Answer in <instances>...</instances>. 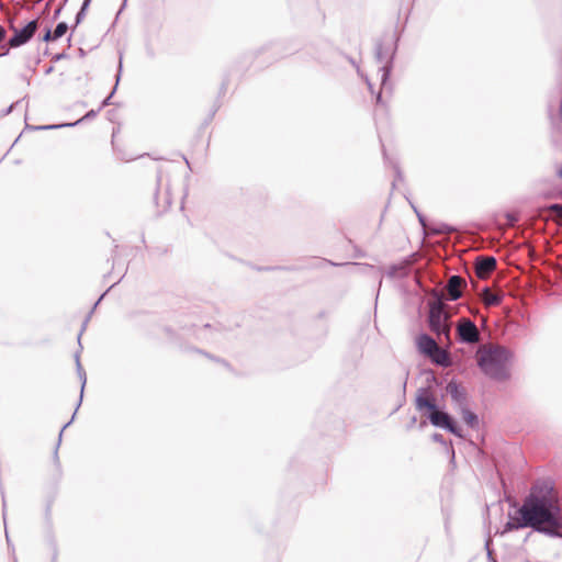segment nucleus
Listing matches in <instances>:
<instances>
[{
  "label": "nucleus",
  "instance_id": "1",
  "mask_svg": "<svg viewBox=\"0 0 562 562\" xmlns=\"http://www.w3.org/2000/svg\"><path fill=\"white\" fill-rule=\"evenodd\" d=\"M520 520L509 521L506 530L531 527L538 531H546L543 526L558 527V507L546 497L529 496L519 509Z\"/></svg>",
  "mask_w": 562,
  "mask_h": 562
},
{
  "label": "nucleus",
  "instance_id": "2",
  "mask_svg": "<svg viewBox=\"0 0 562 562\" xmlns=\"http://www.w3.org/2000/svg\"><path fill=\"white\" fill-rule=\"evenodd\" d=\"M509 351L499 346H482L476 352L480 369L491 379L505 381L509 378L507 362Z\"/></svg>",
  "mask_w": 562,
  "mask_h": 562
},
{
  "label": "nucleus",
  "instance_id": "3",
  "mask_svg": "<svg viewBox=\"0 0 562 562\" xmlns=\"http://www.w3.org/2000/svg\"><path fill=\"white\" fill-rule=\"evenodd\" d=\"M416 408L420 412L427 409L428 419L436 427H441L458 437H462L460 429L454 425L451 417L445 413L437 409L436 400L431 395L428 389H419L416 396Z\"/></svg>",
  "mask_w": 562,
  "mask_h": 562
},
{
  "label": "nucleus",
  "instance_id": "4",
  "mask_svg": "<svg viewBox=\"0 0 562 562\" xmlns=\"http://www.w3.org/2000/svg\"><path fill=\"white\" fill-rule=\"evenodd\" d=\"M428 321L430 330L436 334L439 344L450 345L449 315L445 312L443 303L440 299L430 303Z\"/></svg>",
  "mask_w": 562,
  "mask_h": 562
},
{
  "label": "nucleus",
  "instance_id": "5",
  "mask_svg": "<svg viewBox=\"0 0 562 562\" xmlns=\"http://www.w3.org/2000/svg\"><path fill=\"white\" fill-rule=\"evenodd\" d=\"M457 333L462 342L475 344L480 340V331L476 325L469 318H461L459 321Z\"/></svg>",
  "mask_w": 562,
  "mask_h": 562
},
{
  "label": "nucleus",
  "instance_id": "6",
  "mask_svg": "<svg viewBox=\"0 0 562 562\" xmlns=\"http://www.w3.org/2000/svg\"><path fill=\"white\" fill-rule=\"evenodd\" d=\"M38 23L36 20L29 22L23 29H14V35L9 40L11 47H19L27 43L37 31Z\"/></svg>",
  "mask_w": 562,
  "mask_h": 562
},
{
  "label": "nucleus",
  "instance_id": "7",
  "mask_svg": "<svg viewBox=\"0 0 562 562\" xmlns=\"http://www.w3.org/2000/svg\"><path fill=\"white\" fill-rule=\"evenodd\" d=\"M376 58L381 65L380 72H381V86L382 88H385L386 81L390 76V67H389V59H390V50L384 52L382 48V45H378L376 47Z\"/></svg>",
  "mask_w": 562,
  "mask_h": 562
},
{
  "label": "nucleus",
  "instance_id": "8",
  "mask_svg": "<svg viewBox=\"0 0 562 562\" xmlns=\"http://www.w3.org/2000/svg\"><path fill=\"white\" fill-rule=\"evenodd\" d=\"M496 268V259L494 257H479L475 262L476 276L481 279L486 278Z\"/></svg>",
  "mask_w": 562,
  "mask_h": 562
},
{
  "label": "nucleus",
  "instance_id": "9",
  "mask_svg": "<svg viewBox=\"0 0 562 562\" xmlns=\"http://www.w3.org/2000/svg\"><path fill=\"white\" fill-rule=\"evenodd\" d=\"M463 284L464 280L460 276L450 277L446 286L448 299L451 301L460 299L462 295L461 288Z\"/></svg>",
  "mask_w": 562,
  "mask_h": 562
},
{
  "label": "nucleus",
  "instance_id": "10",
  "mask_svg": "<svg viewBox=\"0 0 562 562\" xmlns=\"http://www.w3.org/2000/svg\"><path fill=\"white\" fill-rule=\"evenodd\" d=\"M418 347L425 355H432L437 350L438 344L434 338L428 335H420L418 337Z\"/></svg>",
  "mask_w": 562,
  "mask_h": 562
},
{
  "label": "nucleus",
  "instance_id": "11",
  "mask_svg": "<svg viewBox=\"0 0 562 562\" xmlns=\"http://www.w3.org/2000/svg\"><path fill=\"white\" fill-rule=\"evenodd\" d=\"M482 301L486 306H496L502 302V295L492 292L488 288H485L481 294Z\"/></svg>",
  "mask_w": 562,
  "mask_h": 562
},
{
  "label": "nucleus",
  "instance_id": "12",
  "mask_svg": "<svg viewBox=\"0 0 562 562\" xmlns=\"http://www.w3.org/2000/svg\"><path fill=\"white\" fill-rule=\"evenodd\" d=\"M429 357L435 363L439 366L449 367L451 364L449 353L439 346L437 347V350H435L432 355H429Z\"/></svg>",
  "mask_w": 562,
  "mask_h": 562
},
{
  "label": "nucleus",
  "instance_id": "13",
  "mask_svg": "<svg viewBox=\"0 0 562 562\" xmlns=\"http://www.w3.org/2000/svg\"><path fill=\"white\" fill-rule=\"evenodd\" d=\"M447 393L451 396V398L458 403H462L465 400V394L463 390L453 381L447 384Z\"/></svg>",
  "mask_w": 562,
  "mask_h": 562
},
{
  "label": "nucleus",
  "instance_id": "14",
  "mask_svg": "<svg viewBox=\"0 0 562 562\" xmlns=\"http://www.w3.org/2000/svg\"><path fill=\"white\" fill-rule=\"evenodd\" d=\"M91 3V0H83V3L76 15V24H79L86 16V12Z\"/></svg>",
  "mask_w": 562,
  "mask_h": 562
},
{
  "label": "nucleus",
  "instance_id": "15",
  "mask_svg": "<svg viewBox=\"0 0 562 562\" xmlns=\"http://www.w3.org/2000/svg\"><path fill=\"white\" fill-rule=\"evenodd\" d=\"M463 420L471 427L477 423V417L474 413L463 409Z\"/></svg>",
  "mask_w": 562,
  "mask_h": 562
},
{
  "label": "nucleus",
  "instance_id": "16",
  "mask_svg": "<svg viewBox=\"0 0 562 562\" xmlns=\"http://www.w3.org/2000/svg\"><path fill=\"white\" fill-rule=\"evenodd\" d=\"M68 26L65 22H60L57 24L54 33H53V40L60 38L65 33L67 32Z\"/></svg>",
  "mask_w": 562,
  "mask_h": 562
},
{
  "label": "nucleus",
  "instance_id": "17",
  "mask_svg": "<svg viewBox=\"0 0 562 562\" xmlns=\"http://www.w3.org/2000/svg\"><path fill=\"white\" fill-rule=\"evenodd\" d=\"M112 94H113V92H112V93H111V94H110L105 100H103V102H102L101 106L98 109V111H94V110L89 111V112L85 115V117H83V119L94 117V116L97 115V113H98L102 108H104L105 105H108V104H109V100L111 99Z\"/></svg>",
  "mask_w": 562,
  "mask_h": 562
},
{
  "label": "nucleus",
  "instance_id": "18",
  "mask_svg": "<svg viewBox=\"0 0 562 562\" xmlns=\"http://www.w3.org/2000/svg\"><path fill=\"white\" fill-rule=\"evenodd\" d=\"M77 367H78V373H79V376H80V380L82 381V385H81V395H80V400L82 398V393H83V389H85V384H86V373L85 371L82 370L81 366H80V362L79 360L77 359Z\"/></svg>",
  "mask_w": 562,
  "mask_h": 562
},
{
  "label": "nucleus",
  "instance_id": "19",
  "mask_svg": "<svg viewBox=\"0 0 562 562\" xmlns=\"http://www.w3.org/2000/svg\"><path fill=\"white\" fill-rule=\"evenodd\" d=\"M557 216L562 218V204H552L549 207Z\"/></svg>",
  "mask_w": 562,
  "mask_h": 562
},
{
  "label": "nucleus",
  "instance_id": "20",
  "mask_svg": "<svg viewBox=\"0 0 562 562\" xmlns=\"http://www.w3.org/2000/svg\"><path fill=\"white\" fill-rule=\"evenodd\" d=\"M74 124H64V126H72ZM58 127H63V125H47V126H41L40 128L41 130H53V128H58Z\"/></svg>",
  "mask_w": 562,
  "mask_h": 562
},
{
  "label": "nucleus",
  "instance_id": "21",
  "mask_svg": "<svg viewBox=\"0 0 562 562\" xmlns=\"http://www.w3.org/2000/svg\"><path fill=\"white\" fill-rule=\"evenodd\" d=\"M50 40H53V34H52L50 30H47L43 36V41L48 42Z\"/></svg>",
  "mask_w": 562,
  "mask_h": 562
},
{
  "label": "nucleus",
  "instance_id": "22",
  "mask_svg": "<svg viewBox=\"0 0 562 562\" xmlns=\"http://www.w3.org/2000/svg\"><path fill=\"white\" fill-rule=\"evenodd\" d=\"M432 439H434L435 441H437V442H440V443H443V442H445V441H443V437H442V435H440V434H435V435L432 436Z\"/></svg>",
  "mask_w": 562,
  "mask_h": 562
},
{
  "label": "nucleus",
  "instance_id": "23",
  "mask_svg": "<svg viewBox=\"0 0 562 562\" xmlns=\"http://www.w3.org/2000/svg\"><path fill=\"white\" fill-rule=\"evenodd\" d=\"M67 2V0H64V3L61 5H59L56 11H55V18L58 16L61 12V9H63V5Z\"/></svg>",
  "mask_w": 562,
  "mask_h": 562
},
{
  "label": "nucleus",
  "instance_id": "24",
  "mask_svg": "<svg viewBox=\"0 0 562 562\" xmlns=\"http://www.w3.org/2000/svg\"><path fill=\"white\" fill-rule=\"evenodd\" d=\"M4 37H5V30L2 26H0V43L4 40Z\"/></svg>",
  "mask_w": 562,
  "mask_h": 562
},
{
  "label": "nucleus",
  "instance_id": "25",
  "mask_svg": "<svg viewBox=\"0 0 562 562\" xmlns=\"http://www.w3.org/2000/svg\"><path fill=\"white\" fill-rule=\"evenodd\" d=\"M417 215H418V218H419L420 223H422L423 225H425L423 216H422L419 213H417Z\"/></svg>",
  "mask_w": 562,
  "mask_h": 562
},
{
  "label": "nucleus",
  "instance_id": "26",
  "mask_svg": "<svg viewBox=\"0 0 562 562\" xmlns=\"http://www.w3.org/2000/svg\"><path fill=\"white\" fill-rule=\"evenodd\" d=\"M68 425H69V423H68V424H66V425L64 426V428L60 430V432H59V438L63 436V431H64V429H65Z\"/></svg>",
  "mask_w": 562,
  "mask_h": 562
},
{
  "label": "nucleus",
  "instance_id": "27",
  "mask_svg": "<svg viewBox=\"0 0 562 562\" xmlns=\"http://www.w3.org/2000/svg\"><path fill=\"white\" fill-rule=\"evenodd\" d=\"M558 176H559L560 178H562V167L559 169V171H558Z\"/></svg>",
  "mask_w": 562,
  "mask_h": 562
},
{
  "label": "nucleus",
  "instance_id": "28",
  "mask_svg": "<svg viewBox=\"0 0 562 562\" xmlns=\"http://www.w3.org/2000/svg\"><path fill=\"white\" fill-rule=\"evenodd\" d=\"M376 101L380 102L381 101V93L378 94L376 97Z\"/></svg>",
  "mask_w": 562,
  "mask_h": 562
}]
</instances>
